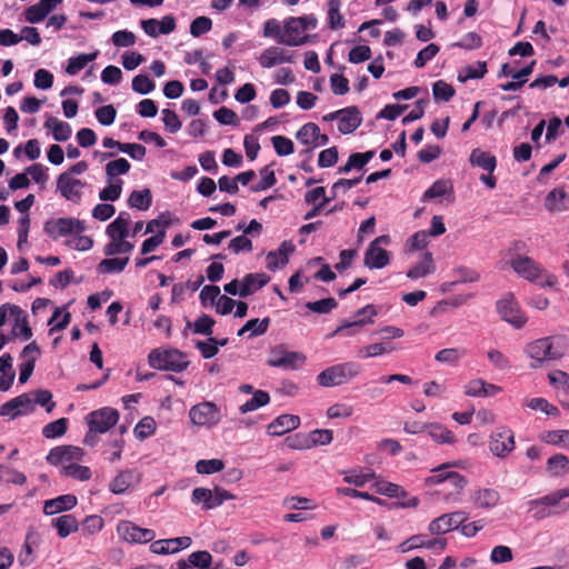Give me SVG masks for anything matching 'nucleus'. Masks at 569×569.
<instances>
[{"mask_svg":"<svg viewBox=\"0 0 569 569\" xmlns=\"http://www.w3.org/2000/svg\"><path fill=\"white\" fill-rule=\"evenodd\" d=\"M33 411V402L29 392L22 393L4 402L0 407V416L16 419L20 416L29 415Z\"/></svg>","mask_w":569,"mask_h":569,"instance_id":"obj_16","label":"nucleus"},{"mask_svg":"<svg viewBox=\"0 0 569 569\" xmlns=\"http://www.w3.org/2000/svg\"><path fill=\"white\" fill-rule=\"evenodd\" d=\"M300 425V418L296 415H281L277 417L267 427L270 436H282L289 431L297 429Z\"/></svg>","mask_w":569,"mask_h":569,"instance_id":"obj_25","label":"nucleus"},{"mask_svg":"<svg viewBox=\"0 0 569 569\" xmlns=\"http://www.w3.org/2000/svg\"><path fill=\"white\" fill-rule=\"evenodd\" d=\"M501 318L516 328H521L527 322V317L520 310L518 302L512 295H508L497 303Z\"/></svg>","mask_w":569,"mask_h":569,"instance_id":"obj_14","label":"nucleus"},{"mask_svg":"<svg viewBox=\"0 0 569 569\" xmlns=\"http://www.w3.org/2000/svg\"><path fill=\"white\" fill-rule=\"evenodd\" d=\"M362 122L360 111L357 107H348L342 109V113L339 117L338 130L342 134L352 133L356 131Z\"/></svg>","mask_w":569,"mask_h":569,"instance_id":"obj_27","label":"nucleus"},{"mask_svg":"<svg viewBox=\"0 0 569 569\" xmlns=\"http://www.w3.org/2000/svg\"><path fill=\"white\" fill-rule=\"evenodd\" d=\"M269 402L270 396L267 391L256 390L252 398L241 405L239 410L241 413H248L268 405Z\"/></svg>","mask_w":569,"mask_h":569,"instance_id":"obj_47","label":"nucleus"},{"mask_svg":"<svg viewBox=\"0 0 569 569\" xmlns=\"http://www.w3.org/2000/svg\"><path fill=\"white\" fill-rule=\"evenodd\" d=\"M128 204L141 211L148 210L152 204V193L150 189L133 190L129 196Z\"/></svg>","mask_w":569,"mask_h":569,"instance_id":"obj_41","label":"nucleus"},{"mask_svg":"<svg viewBox=\"0 0 569 569\" xmlns=\"http://www.w3.org/2000/svg\"><path fill=\"white\" fill-rule=\"evenodd\" d=\"M78 499L74 495L67 493L57 498L47 500L43 506L46 515H56L62 511L71 510L77 506Z\"/></svg>","mask_w":569,"mask_h":569,"instance_id":"obj_29","label":"nucleus"},{"mask_svg":"<svg viewBox=\"0 0 569 569\" xmlns=\"http://www.w3.org/2000/svg\"><path fill=\"white\" fill-rule=\"evenodd\" d=\"M318 131L319 126L315 122H308L298 130L296 138L302 144L310 147L309 149L305 150L303 153L309 154L317 147Z\"/></svg>","mask_w":569,"mask_h":569,"instance_id":"obj_34","label":"nucleus"},{"mask_svg":"<svg viewBox=\"0 0 569 569\" xmlns=\"http://www.w3.org/2000/svg\"><path fill=\"white\" fill-rule=\"evenodd\" d=\"M487 73V63L485 61H477L475 64L465 67L463 74L460 73L458 79L465 82L469 79H481Z\"/></svg>","mask_w":569,"mask_h":569,"instance_id":"obj_53","label":"nucleus"},{"mask_svg":"<svg viewBox=\"0 0 569 569\" xmlns=\"http://www.w3.org/2000/svg\"><path fill=\"white\" fill-rule=\"evenodd\" d=\"M87 186L84 181L70 177L69 173H61L57 178V189L61 197L72 203L79 204L82 200V190Z\"/></svg>","mask_w":569,"mask_h":569,"instance_id":"obj_11","label":"nucleus"},{"mask_svg":"<svg viewBox=\"0 0 569 569\" xmlns=\"http://www.w3.org/2000/svg\"><path fill=\"white\" fill-rule=\"evenodd\" d=\"M545 206L549 211L567 210L569 208V194L562 188H556L547 194Z\"/></svg>","mask_w":569,"mask_h":569,"instance_id":"obj_33","label":"nucleus"},{"mask_svg":"<svg viewBox=\"0 0 569 569\" xmlns=\"http://www.w3.org/2000/svg\"><path fill=\"white\" fill-rule=\"evenodd\" d=\"M40 348L36 341L30 342L22 349V352L20 355L22 362L19 365L20 383H26L31 377L36 367V361L40 356Z\"/></svg>","mask_w":569,"mask_h":569,"instance_id":"obj_18","label":"nucleus"},{"mask_svg":"<svg viewBox=\"0 0 569 569\" xmlns=\"http://www.w3.org/2000/svg\"><path fill=\"white\" fill-rule=\"evenodd\" d=\"M510 266L519 277L530 282H536L542 287H553L557 283V278L548 273L540 263L530 257L517 254L510 260Z\"/></svg>","mask_w":569,"mask_h":569,"instance_id":"obj_3","label":"nucleus"},{"mask_svg":"<svg viewBox=\"0 0 569 569\" xmlns=\"http://www.w3.org/2000/svg\"><path fill=\"white\" fill-rule=\"evenodd\" d=\"M427 431L430 438L438 443L452 445L456 442V437L452 431L440 423H429Z\"/></svg>","mask_w":569,"mask_h":569,"instance_id":"obj_44","label":"nucleus"},{"mask_svg":"<svg viewBox=\"0 0 569 569\" xmlns=\"http://www.w3.org/2000/svg\"><path fill=\"white\" fill-rule=\"evenodd\" d=\"M63 0H40L37 4H33L26 9L24 19L29 23H38L42 21L58 4L62 3Z\"/></svg>","mask_w":569,"mask_h":569,"instance_id":"obj_24","label":"nucleus"},{"mask_svg":"<svg viewBox=\"0 0 569 569\" xmlns=\"http://www.w3.org/2000/svg\"><path fill=\"white\" fill-rule=\"evenodd\" d=\"M308 17L289 18L284 22L282 36L278 38V42L287 46H301L306 42V38L301 33L306 31L302 22H307Z\"/></svg>","mask_w":569,"mask_h":569,"instance_id":"obj_15","label":"nucleus"},{"mask_svg":"<svg viewBox=\"0 0 569 569\" xmlns=\"http://www.w3.org/2000/svg\"><path fill=\"white\" fill-rule=\"evenodd\" d=\"M466 356V350L461 348H447L438 351L435 359L438 362L456 365L462 357Z\"/></svg>","mask_w":569,"mask_h":569,"instance_id":"obj_54","label":"nucleus"},{"mask_svg":"<svg viewBox=\"0 0 569 569\" xmlns=\"http://www.w3.org/2000/svg\"><path fill=\"white\" fill-rule=\"evenodd\" d=\"M540 439L552 446L569 448V430H551L541 435Z\"/></svg>","mask_w":569,"mask_h":569,"instance_id":"obj_48","label":"nucleus"},{"mask_svg":"<svg viewBox=\"0 0 569 569\" xmlns=\"http://www.w3.org/2000/svg\"><path fill=\"white\" fill-rule=\"evenodd\" d=\"M340 0H329L328 2V23L333 30L345 27V20L340 13Z\"/></svg>","mask_w":569,"mask_h":569,"instance_id":"obj_51","label":"nucleus"},{"mask_svg":"<svg viewBox=\"0 0 569 569\" xmlns=\"http://www.w3.org/2000/svg\"><path fill=\"white\" fill-rule=\"evenodd\" d=\"M62 477L72 478L80 481H87L91 478L89 467L77 465L76 462L62 466L60 470Z\"/></svg>","mask_w":569,"mask_h":569,"instance_id":"obj_45","label":"nucleus"},{"mask_svg":"<svg viewBox=\"0 0 569 569\" xmlns=\"http://www.w3.org/2000/svg\"><path fill=\"white\" fill-rule=\"evenodd\" d=\"M99 51L96 50L91 53H81L77 57H71L68 60V66L66 67V72L70 76H76L79 73L89 62L97 59Z\"/></svg>","mask_w":569,"mask_h":569,"instance_id":"obj_42","label":"nucleus"},{"mask_svg":"<svg viewBox=\"0 0 569 569\" xmlns=\"http://www.w3.org/2000/svg\"><path fill=\"white\" fill-rule=\"evenodd\" d=\"M293 251V243L291 241H283L277 250L270 251L267 254V268L271 271L283 268L289 262V254Z\"/></svg>","mask_w":569,"mask_h":569,"instance_id":"obj_22","label":"nucleus"},{"mask_svg":"<svg viewBox=\"0 0 569 569\" xmlns=\"http://www.w3.org/2000/svg\"><path fill=\"white\" fill-rule=\"evenodd\" d=\"M260 174L261 179L259 182L251 187L252 191H263L273 187L277 183L274 171L271 170L268 166L260 170Z\"/></svg>","mask_w":569,"mask_h":569,"instance_id":"obj_63","label":"nucleus"},{"mask_svg":"<svg viewBox=\"0 0 569 569\" xmlns=\"http://www.w3.org/2000/svg\"><path fill=\"white\" fill-rule=\"evenodd\" d=\"M450 466V463H443L438 468L432 469L433 475L425 479V485L427 487L442 483L447 485V487L450 489V491L446 495L447 500L452 496H459L468 483L466 477L459 472L447 471L446 469Z\"/></svg>","mask_w":569,"mask_h":569,"instance_id":"obj_5","label":"nucleus"},{"mask_svg":"<svg viewBox=\"0 0 569 569\" xmlns=\"http://www.w3.org/2000/svg\"><path fill=\"white\" fill-rule=\"evenodd\" d=\"M500 501V493L492 488H482L475 492L473 503L480 509H491Z\"/></svg>","mask_w":569,"mask_h":569,"instance_id":"obj_32","label":"nucleus"},{"mask_svg":"<svg viewBox=\"0 0 569 569\" xmlns=\"http://www.w3.org/2000/svg\"><path fill=\"white\" fill-rule=\"evenodd\" d=\"M117 532L120 538L131 543H147L156 538L152 529L141 528L131 521L119 522Z\"/></svg>","mask_w":569,"mask_h":569,"instance_id":"obj_12","label":"nucleus"},{"mask_svg":"<svg viewBox=\"0 0 569 569\" xmlns=\"http://www.w3.org/2000/svg\"><path fill=\"white\" fill-rule=\"evenodd\" d=\"M362 371V366L357 361H346L332 365L317 376V382L325 388L338 387L349 383Z\"/></svg>","mask_w":569,"mask_h":569,"instance_id":"obj_2","label":"nucleus"},{"mask_svg":"<svg viewBox=\"0 0 569 569\" xmlns=\"http://www.w3.org/2000/svg\"><path fill=\"white\" fill-rule=\"evenodd\" d=\"M132 250L133 243L127 241L126 239L112 240L111 242L107 243L103 248V252L106 256L130 253Z\"/></svg>","mask_w":569,"mask_h":569,"instance_id":"obj_57","label":"nucleus"},{"mask_svg":"<svg viewBox=\"0 0 569 569\" xmlns=\"http://www.w3.org/2000/svg\"><path fill=\"white\" fill-rule=\"evenodd\" d=\"M214 496V490L198 487L192 490L191 501L196 505L202 503L203 510H210L218 507V505H216Z\"/></svg>","mask_w":569,"mask_h":569,"instance_id":"obj_39","label":"nucleus"},{"mask_svg":"<svg viewBox=\"0 0 569 569\" xmlns=\"http://www.w3.org/2000/svg\"><path fill=\"white\" fill-rule=\"evenodd\" d=\"M389 236H379L367 248L365 252L363 263L369 269H381L389 264L390 257L387 250L379 244H388Z\"/></svg>","mask_w":569,"mask_h":569,"instance_id":"obj_9","label":"nucleus"},{"mask_svg":"<svg viewBox=\"0 0 569 569\" xmlns=\"http://www.w3.org/2000/svg\"><path fill=\"white\" fill-rule=\"evenodd\" d=\"M224 463L220 459H202L196 463V470L200 475H211L223 469Z\"/></svg>","mask_w":569,"mask_h":569,"instance_id":"obj_62","label":"nucleus"},{"mask_svg":"<svg viewBox=\"0 0 569 569\" xmlns=\"http://www.w3.org/2000/svg\"><path fill=\"white\" fill-rule=\"evenodd\" d=\"M306 358L295 351H272V357L268 359L267 363L270 367L282 369H297L299 363H303Z\"/></svg>","mask_w":569,"mask_h":569,"instance_id":"obj_21","label":"nucleus"},{"mask_svg":"<svg viewBox=\"0 0 569 569\" xmlns=\"http://www.w3.org/2000/svg\"><path fill=\"white\" fill-rule=\"evenodd\" d=\"M108 186L100 190L99 198L102 201H116L120 198L122 192L123 180H107Z\"/></svg>","mask_w":569,"mask_h":569,"instance_id":"obj_52","label":"nucleus"},{"mask_svg":"<svg viewBox=\"0 0 569 569\" xmlns=\"http://www.w3.org/2000/svg\"><path fill=\"white\" fill-rule=\"evenodd\" d=\"M449 191L452 192V186L448 181L437 180L425 191L423 199H436L447 194Z\"/></svg>","mask_w":569,"mask_h":569,"instance_id":"obj_64","label":"nucleus"},{"mask_svg":"<svg viewBox=\"0 0 569 569\" xmlns=\"http://www.w3.org/2000/svg\"><path fill=\"white\" fill-rule=\"evenodd\" d=\"M469 162L471 166L481 168L488 173H493L497 168L496 156L479 148H476L471 151Z\"/></svg>","mask_w":569,"mask_h":569,"instance_id":"obj_31","label":"nucleus"},{"mask_svg":"<svg viewBox=\"0 0 569 569\" xmlns=\"http://www.w3.org/2000/svg\"><path fill=\"white\" fill-rule=\"evenodd\" d=\"M357 317H363L359 318L352 322H347L340 327L337 328L336 333L342 332L345 330H350L347 332V336H351L356 333L357 330H359L362 326L366 323H371L373 317L377 316V309L373 305H367L363 308L359 309L356 312Z\"/></svg>","mask_w":569,"mask_h":569,"instance_id":"obj_23","label":"nucleus"},{"mask_svg":"<svg viewBox=\"0 0 569 569\" xmlns=\"http://www.w3.org/2000/svg\"><path fill=\"white\" fill-rule=\"evenodd\" d=\"M84 230V221L73 217L51 218L43 224L44 233L53 240L72 234H80Z\"/></svg>","mask_w":569,"mask_h":569,"instance_id":"obj_6","label":"nucleus"},{"mask_svg":"<svg viewBox=\"0 0 569 569\" xmlns=\"http://www.w3.org/2000/svg\"><path fill=\"white\" fill-rule=\"evenodd\" d=\"M191 567L197 569H210L212 556L209 551L199 550L190 553L187 559Z\"/></svg>","mask_w":569,"mask_h":569,"instance_id":"obj_56","label":"nucleus"},{"mask_svg":"<svg viewBox=\"0 0 569 569\" xmlns=\"http://www.w3.org/2000/svg\"><path fill=\"white\" fill-rule=\"evenodd\" d=\"M52 527L57 529L58 536L60 538H66L70 533L76 532L79 528L78 520L73 515H63L58 518L52 519Z\"/></svg>","mask_w":569,"mask_h":569,"instance_id":"obj_38","label":"nucleus"},{"mask_svg":"<svg viewBox=\"0 0 569 569\" xmlns=\"http://www.w3.org/2000/svg\"><path fill=\"white\" fill-rule=\"evenodd\" d=\"M13 379L14 371L12 370V357L10 353H3L0 357V390H9Z\"/></svg>","mask_w":569,"mask_h":569,"instance_id":"obj_37","label":"nucleus"},{"mask_svg":"<svg viewBox=\"0 0 569 569\" xmlns=\"http://www.w3.org/2000/svg\"><path fill=\"white\" fill-rule=\"evenodd\" d=\"M447 547V539L445 538H435L430 540H426L422 535L411 536L406 541L401 542L398 546V551L401 553L409 552L413 549L418 548H427V549H438L443 551Z\"/></svg>","mask_w":569,"mask_h":569,"instance_id":"obj_19","label":"nucleus"},{"mask_svg":"<svg viewBox=\"0 0 569 569\" xmlns=\"http://www.w3.org/2000/svg\"><path fill=\"white\" fill-rule=\"evenodd\" d=\"M525 352L533 360L531 368L536 369L541 367L546 361L562 358L565 355V348L560 345V339L549 336L527 343Z\"/></svg>","mask_w":569,"mask_h":569,"instance_id":"obj_1","label":"nucleus"},{"mask_svg":"<svg viewBox=\"0 0 569 569\" xmlns=\"http://www.w3.org/2000/svg\"><path fill=\"white\" fill-rule=\"evenodd\" d=\"M259 63L262 68H272L284 62H293V57L279 47H269L259 57Z\"/></svg>","mask_w":569,"mask_h":569,"instance_id":"obj_26","label":"nucleus"},{"mask_svg":"<svg viewBox=\"0 0 569 569\" xmlns=\"http://www.w3.org/2000/svg\"><path fill=\"white\" fill-rule=\"evenodd\" d=\"M269 281L270 277L266 273H248L242 279L239 296L246 298L264 287Z\"/></svg>","mask_w":569,"mask_h":569,"instance_id":"obj_30","label":"nucleus"},{"mask_svg":"<svg viewBox=\"0 0 569 569\" xmlns=\"http://www.w3.org/2000/svg\"><path fill=\"white\" fill-rule=\"evenodd\" d=\"M455 88L443 80H438L432 84V93L436 100L447 102L455 96Z\"/></svg>","mask_w":569,"mask_h":569,"instance_id":"obj_60","label":"nucleus"},{"mask_svg":"<svg viewBox=\"0 0 569 569\" xmlns=\"http://www.w3.org/2000/svg\"><path fill=\"white\" fill-rule=\"evenodd\" d=\"M44 128L52 130V136L56 141H67L72 134L71 126L68 122L60 121L54 117L47 118Z\"/></svg>","mask_w":569,"mask_h":569,"instance_id":"obj_36","label":"nucleus"},{"mask_svg":"<svg viewBox=\"0 0 569 569\" xmlns=\"http://www.w3.org/2000/svg\"><path fill=\"white\" fill-rule=\"evenodd\" d=\"M104 521L98 515L87 516L81 523V531L83 535L92 536L103 528Z\"/></svg>","mask_w":569,"mask_h":569,"instance_id":"obj_61","label":"nucleus"},{"mask_svg":"<svg viewBox=\"0 0 569 569\" xmlns=\"http://www.w3.org/2000/svg\"><path fill=\"white\" fill-rule=\"evenodd\" d=\"M546 470L553 477H561L569 472V458L562 453H556L547 460Z\"/></svg>","mask_w":569,"mask_h":569,"instance_id":"obj_40","label":"nucleus"},{"mask_svg":"<svg viewBox=\"0 0 569 569\" xmlns=\"http://www.w3.org/2000/svg\"><path fill=\"white\" fill-rule=\"evenodd\" d=\"M468 519V515L465 511H455L450 513L441 515L440 517L433 519L429 526L428 530L432 535H443L450 532L455 529H458L460 525H462Z\"/></svg>","mask_w":569,"mask_h":569,"instance_id":"obj_13","label":"nucleus"},{"mask_svg":"<svg viewBox=\"0 0 569 569\" xmlns=\"http://www.w3.org/2000/svg\"><path fill=\"white\" fill-rule=\"evenodd\" d=\"M68 429V419L60 418L46 425L42 429V435L47 439H54L66 433Z\"/></svg>","mask_w":569,"mask_h":569,"instance_id":"obj_50","label":"nucleus"},{"mask_svg":"<svg viewBox=\"0 0 569 569\" xmlns=\"http://www.w3.org/2000/svg\"><path fill=\"white\" fill-rule=\"evenodd\" d=\"M150 367L158 370L181 372L189 366L186 355L178 349H153L148 356Z\"/></svg>","mask_w":569,"mask_h":569,"instance_id":"obj_4","label":"nucleus"},{"mask_svg":"<svg viewBox=\"0 0 569 569\" xmlns=\"http://www.w3.org/2000/svg\"><path fill=\"white\" fill-rule=\"evenodd\" d=\"M189 418L194 426L212 427L220 421L221 416L217 405L204 401L190 408Z\"/></svg>","mask_w":569,"mask_h":569,"instance_id":"obj_7","label":"nucleus"},{"mask_svg":"<svg viewBox=\"0 0 569 569\" xmlns=\"http://www.w3.org/2000/svg\"><path fill=\"white\" fill-rule=\"evenodd\" d=\"M131 164L126 158H118L106 164L107 180H118V176L126 174L130 171Z\"/></svg>","mask_w":569,"mask_h":569,"instance_id":"obj_46","label":"nucleus"},{"mask_svg":"<svg viewBox=\"0 0 569 569\" xmlns=\"http://www.w3.org/2000/svg\"><path fill=\"white\" fill-rule=\"evenodd\" d=\"M338 303L335 298H325L317 301H309L306 303V308L312 312L326 315L337 308Z\"/></svg>","mask_w":569,"mask_h":569,"instance_id":"obj_59","label":"nucleus"},{"mask_svg":"<svg viewBox=\"0 0 569 569\" xmlns=\"http://www.w3.org/2000/svg\"><path fill=\"white\" fill-rule=\"evenodd\" d=\"M118 420V410L110 407H103L101 409L94 410L88 413L86 417L88 428H91L92 431H98L99 433L109 431L117 425Z\"/></svg>","mask_w":569,"mask_h":569,"instance_id":"obj_10","label":"nucleus"},{"mask_svg":"<svg viewBox=\"0 0 569 569\" xmlns=\"http://www.w3.org/2000/svg\"><path fill=\"white\" fill-rule=\"evenodd\" d=\"M157 425L152 417H143L134 427V437L139 440H144L156 432Z\"/></svg>","mask_w":569,"mask_h":569,"instance_id":"obj_49","label":"nucleus"},{"mask_svg":"<svg viewBox=\"0 0 569 569\" xmlns=\"http://www.w3.org/2000/svg\"><path fill=\"white\" fill-rule=\"evenodd\" d=\"M31 395V401L33 402V410L37 405L44 407L47 412H51L56 406L52 401V393L49 390L40 389L33 392H29Z\"/></svg>","mask_w":569,"mask_h":569,"instance_id":"obj_55","label":"nucleus"},{"mask_svg":"<svg viewBox=\"0 0 569 569\" xmlns=\"http://www.w3.org/2000/svg\"><path fill=\"white\" fill-rule=\"evenodd\" d=\"M129 263V258H107L99 262L97 271L100 274L119 273L124 270Z\"/></svg>","mask_w":569,"mask_h":569,"instance_id":"obj_43","label":"nucleus"},{"mask_svg":"<svg viewBox=\"0 0 569 569\" xmlns=\"http://www.w3.org/2000/svg\"><path fill=\"white\" fill-rule=\"evenodd\" d=\"M436 270L432 253L426 251L422 256L421 261L416 263L407 272V277L410 279H419L432 273Z\"/></svg>","mask_w":569,"mask_h":569,"instance_id":"obj_35","label":"nucleus"},{"mask_svg":"<svg viewBox=\"0 0 569 569\" xmlns=\"http://www.w3.org/2000/svg\"><path fill=\"white\" fill-rule=\"evenodd\" d=\"M140 475L132 469H127L119 472L109 483V489L116 495H121L127 491L133 483L139 482Z\"/></svg>","mask_w":569,"mask_h":569,"instance_id":"obj_28","label":"nucleus"},{"mask_svg":"<svg viewBox=\"0 0 569 569\" xmlns=\"http://www.w3.org/2000/svg\"><path fill=\"white\" fill-rule=\"evenodd\" d=\"M515 445V433L508 427H499L490 435L489 450L496 457L506 458Z\"/></svg>","mask_w":569,"mask_h":569,"instance_id":"obj_8","label":"nucleus"},{"mask_svg":"<svg viewBox=\"0 0 569 569\" xmlns=\"http://www.w3.org/2000/svg\"><path fill=\"white\" fill-rule=\"evenodd\" d=\"M191 543L192 540L188 536L170 539H160L157 541L152 540V543L150 545V550L156 555L176 553L180 550L189 548Z\"/></svg>","mask_w":569,"mask_h":569,"instance_id":"obj_20","label":"nucleus"},{"mask_svg":"<svg viewBox=\"0 0 569 569\" xmlns=\"http://www.w3.org/2000/svg\"><path fill=\"white\" fill-rule=\"evenodd\" d=\"M271 142L276 153L280 157H286L295 152L293 142L284 136H273Z\"/></svg>","mask_w":569,"mask_h":569,"instance_id":"obj_58","label":"nucleus"},{"mask_svg":"<svg viewBox=\"0 0 569 569\" xmlns=\"http://www.w3.org/2000/svg\"><path fill=\"white\" fill-rule=\"evenodd\" d=\"M84 452L81 448L63 445L52 448L47 455V461L52 466L68 465L82 460Z\"/></svg>","mask_w":569,"mask_h":569,"instance_id":"obj_17","label":"nucleus"}]
</instances>
